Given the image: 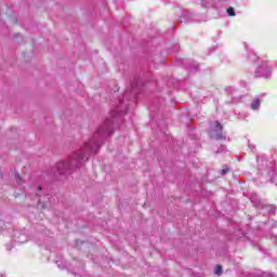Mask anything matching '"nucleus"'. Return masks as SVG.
Listing matches in <instances>:
<instances>
[{
    "label": "nucleus",
    "instance_id": "14",
    "mask_svg": "<svg viewBox=\"0 0 277 277\" xmlns=\"http://www.w3.org/2000/svg\"><path fill=\"white\" fill-rule=\"evenodd\" d=\"M14 40H16L17 44H21V40H23V36L21 34H17L14 36Z\"/></svg>",
    "mask_w": 277,
    "mask_h": 277
},
{
    "label": "nucleus",
    "instance_id": "22",
    "mask_svg": "<svg viewBox=\"0 0 277 277\" xmlns=\"http://www.w3.org/2000/svg\"><path fill=\"white\" fill-rule=\"evenodd\" d=\"M246 50H248V43H243Z\"/></svg>",
    "mask_w": 277,
    "mask_h": 277
},
{
    "label": "nucleus",
    "instance_id": "16",
    "mask_svg": "<svg viewBox=\"0 0 277 277\" xmlns=\"http://www.w3.org/2000/svg\"><path fill=\"white\" fill-rule=\"evenodd\" d=\"M216 153H217V154H220V153H226V146L222 145V146L217 149Z\"/></svg>",
    "mask_w": 277,
    "mask_h": 277
},
{
    "label": "nucleus",
    "instance_id": "24",
    "mask_svg": "<svg viewBox=\"0 0 277 277\" xmlns=\"http://www.w3.org/2000/svg\"><path fill=\"white\" fill-rule=\"evenodd\" d=\"M120 105H122V100L119 101Z\"/></svg>",
    "mask_w": 277,
    "mask_h": 277
},
{
    "label": "nucleus",
    "instance_id": "19",
    "mask_svg": "<svg viewBox=\"0 0 277 277\" xmlns=\"http://www.w3.org/2000/svg\"><path fill=\"white\" fill-rule=\"evenodd\" d=\"M128 96H129V91H126L123 94V98H128Z\"/></svg>",
    "mask_w": 277,
    "mask_h": 277
},
{
    "label": "nucleus",
    "instance_id": "9",
    "mask_svg": "<svg viewBox=\"0 0 277 277\" xmlns=\"http://www.w3.org/2000/svg\"><path fill=\"white\" fill-rule=\"evenodd\" d=\"M138 85H140V82L137 81L131 82V94H133V96H135Z\"/></svg>",
    "mask_w": 277,
    "mask_h": 277
},
{
    "label": "nucleus",
    "instance_id": "11",
    "mask_svg": "<svg viewBox=\"0 0 277 277\" xmlns=\"http://www.w3.org/2000/svg\"><path fill=\"white\" fill-rule=\"evenodd\" d=\"M16 180V183H18V185H23V177L21 175H18V172H14L13 173Z\"/></svg>",
    "mask_w": 277,
    "mask_h": 277
},
{
    "label": "nucleus",
    "instance_id": "8",
    "mask_svg": "<svg viewBox=\"0 0 277 277\" xmlns=\"http://www.w3.org/2000/svg\"><path fill=\"white\" fill-rule=\"evenodd\" d=\"M39 205H42L43 208L49 207L50 205H53V197H51V195H47L42 198L38 199Z\"/></svg>",
    "mask_w": 277,
    "mask_h": 277
},
{
    "label": "nucleus",
    "instance_id": "20",
    "mask_svg": "<svg viewBox=\"0 0 277 277\" xmlns=\"http://www.w3.org/2000/svg\"><path fill=\"white\" fill-rule=\"evenodd\" d=\"M25 241H27V239H25V240L18 239V240H17L18 243H25Z\"/></svg>",
    "mask_w": 277,
    "mask_h": 277
},
{
    "label": "nucleus",
    "instance_id": "17",
    "mask_svg": "<svg viewBox=\"0 0 277 277\" xmlns=\"http://www.w3.org/2000/svg\"><path fill=\"white\" fill-rule=\"evenodd\" d=\"M227 172H228V168L223 169V170L221 171L222 176H224V174H226Z\"/></svg>",
    "mask_w": 277,
    "mask_h": 277
},
{
    "label": "nucleus",
    "instance_id": "13",
    "mask_svg": "<svg viewBox=\"0 0 277 277\" xmlns=\"http://www.w3.org/2000/svg\"><path fill=\"white\" fill-rule=\"evenodd\" d=\"M228 16H236L235 9L233 6H229L227 9Z\"/></svg>",
    "mask_w": 277,
    "mask_h": 277
},
{
    "label": "nucleus",
    "instance_id": "10",
    "mask_svg": "<svg viewBox=\"0 0 277 277\" xmlns=\"http://www.w3.org/2000/svg\"><path fill=\"white\" fill-rule=\"evenodd\" d=\"M55 263H56L57 267H60V269H66V262L55 260Z\"/></svg>",
    "mask_w": 277,
    "mask_h": 277
},
{
    "label": "nucleus",
    "instance_id": "1",
    "mask_svg": "<svg viewBox=\"0 0 277 277\" xmlns=\"http://www.w3.org/2000/svg\"><path fill=\"white\" fill-rule=\"evenodd\" d=\"M120 116H122L120 107L111 110L110 118L105 120V122L93 134L92 138H90V141L85 143L80 150L74 153L69 160L57 162L52 168L53 175L66 176V174H72L75 170H79V168L83 166V161H88L90 159L91 155H96V153H98V148H101V144H103V140L114 133V122H118Z\"/></svg>",
    "mask_w": 277,
    "mask_h": 277
},
{
    "label": "nucleus",
    "instance_id": "4",
    "mask_svg": "<svg viewBox=\"0 0 277 277\" xmlns=\"http://www.w3.org/2000/svg\"><path fill=\"white\" fill-rule=\"evenodd\" d=\"M250 201L256 209H269V213H274L276 211L275 206L265 205V202L261 200L256 194L251 196Z\"/></svg>",
    "mask_w": 277,
    "mask_h": 277
},
{
    "label": "nucleus",
    "instance_id": "23",
    "mask_svg": "<svg viewBox=\"0 0 277 277\" xmlns=\"http://www.w3.org/2000/svg\"><path fill=\"white\" fill-rule=\"evenodd\" d=\"M251 60L254 62V60H256V55H253V57Z\"/></svg>",
    "mask_w": 277,
    "mask_h": 277
},
{
    "label": "nucleus",
    "instance_id": "6",
    "mask_svg": "<svg viewBox=\"0 0 277 277\" xmlns=\"http://www.w3.org/2000/svg\"><path fill=\"white\" fill-rule=\"evenodd\" d=\"M195 3H201L202 8H213L214 10H217L215 0H195Z\"/></svg>",
    "mask_w": 277,
    "mask_h": 277
},
{
    "label": "nucleus",
    "instance_id": "15",
    "mask_svg": "<svg viewBox=\"0 0 277 277\" xmlns=\"http://www.w3.org/2000/svg\"><path fill=\"white\" fill-rule=\"evenodd\" d=\"M215 274H216V276H221L222 275V266L221 265H217L215 267Z\"/></svg>",
    "mask_w": 277,
    "mask_h": 277
},
{
    "label": "nucleus",
    "instance_id": "12",
    "mask_svg": "<svg viewBox=\"0 0 277 277\" xmlns=\"http://www.w3.org/2000/svg\"><path fill=\"white\" fill-rule=\"evenodd\" d=\"M32 190L36 194L37 198H40V192H42V187L38 186L37 188H32Z\"/></svg>",
    "mask_w": 277,
    "mask_h": 277
},
{
    "label": "nucleus",
    "instance_id": "5",
    "mask_svg": "<svg viewBox=\"0 0 277 277\" xmlns=\"http://www.w3.org/2000/svg\"><path fill=\"white\" fill-rule=\"evenodd\" d=\"M256 77H264V79H269L272 77V67L267 66V63H263L258 67L255 71Z\"/></svg>",
    "mask_w": 277,
    "mask_h": 277
},
{
    "label": "nucleus",
    "instance_id": "3",
    "mask_svg": "<svg viewBox=\"0 0 277 277\" xmlns=\"http://www.w3.org/2000/svg\"><path fill=\"white\" fill-rule=\"evenodd\" d=\"M210 137L212 140H226V136L222 134V123L219 121H214L210 126Z\"/></svg>",
    "mask_w": 277,
    "mask_h": 277
},
{
    "label": "nucleus",
    "instance_id": "21",
    "mask_svg": "<svg viewBox=\"0 0 277 277\" xmlns=\"http://www.w3.org/2000/svg\"><path fill=\"white\" fill-rule=\"evenodd\" d=\"M273 224H272V228H276V221H272Z\"/></svg>",
    "mask_w": 277,
    "mask_h": 277
},
{
    "label": "nucleus",
    "instance_id": "2",
    "mask_svg": "<svg viewBox=\"0 0 277 277\" xmlns=\"http://www.w3.org/2000/svg\"><path fill=\"white\" fill-rule=\"evenodd\" d=\"M258 172L262 176H269L272 174V169L269 168V161L264 156H258Z\"/></svg>",
    "mask_w": 277,
    "mask_h": 277
},
{
    "label": "nucleus",
    "instance_id": "18",
    "mask_svg": "<svg viewBox=\"0 0 277 277\" xmlns=\"http://www.w3.org/2000/svg\"><path fill=\"white\" fill-rule=\"evenodd\" d=\"M221 3H230V0H219Z\"/></svg>",
    "mask_w": 277,
    "mask_h": 277
},
{
    "label": "nucleus",
    "instance_id": "7",
    "mask_svg": "<svg viewBox=\"0 0 277 277\" xmlns=\"http://www.w3.org/2000/svg\"><path fill=\"white\" fill-rule=\"evenodd\" d=\"M261 103H263V100L260 96L254 97L250 103V109L252 111H259L261 109Z\"/></svg>",
    "mask_w": 277,
    "mask_h": 277
}]
</instances>
